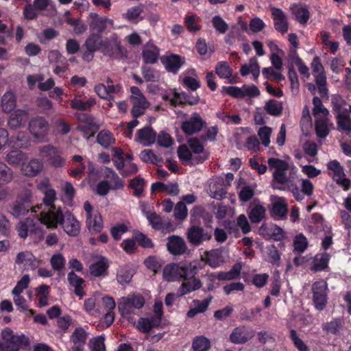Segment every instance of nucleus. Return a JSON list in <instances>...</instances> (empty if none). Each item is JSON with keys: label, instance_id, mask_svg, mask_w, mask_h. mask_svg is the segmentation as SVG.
Returning <instances> with one entry per match:
<instances>
[{"label": "nucleus", "instance_id": "4", "mask_svg": "<svg viewBox=\"0 0 351 351\" xmlns=\"http://www.w3.org/2000/svg\"><path fill=\"white\" fill-rule=\"evenodd\" d=\"M144 297L140 293H132L120 298L118 309L123 317H129L134 310H139L145 305Z\"/></svg>", "mask_w": 351, "mask_h": 351}, {"label": "nucleus", "instance_id": "36", "mask_svg": "<svg viewBox=\"0 0 351 351\" xmlns=\"http://www.w3.org/2000/svg\"><path fill=\"white\" fill-rule=\"evenodd\" d=\"M68 281L70 285L74 287L75 294L82 298L85 295L82 286L84 282V279L78 276L74 271H71L68 274Z\"/></svg>", "mask_w": 351, "mask_h": 351}, {"label": "nucleus", "instance_id": "17", "mask_svg": "<svg viewBox=\"0 0 351 351\" xmlns=\"http://www.w3.org/2000/svg\"><path fill=\"white\" fill-rule=\"evenodd\" d=\"M15 263L19 265H23L25 269L34 270L38 267L40 261L32 252L24 251L17 254Z\"/></svg>", "mask_w": 351, "mask_h": 351}, {"label": "nucleus", "instance_id": "32", "mask_svg": "<svg viewBox=\"0 0 351 351\" xmlns=\"http://www.w3.org/2000/svg\"><path fill=\"white\" fill-rule=\"evenodd\" d=\"M162 276L164 280L167 282H175L180 280L178 263L167 265L163 269Z\"/></svg>", "mask_w": 351, "mask_h": 351}, {"label": "nucleus", "instance_id": "18", "mask_svg": "<svg viewBox=\"0 0 351 351\" xmlns=\"http://www.w3.org/2000/svg\"><path fill=\"white\" fill-rule=\"evenodd\" d=\"M274 25L276 30L281 34H285L288 31V22L285 12L280 8L270 7Z\"/></svg>", "mask_w": 351, "mask_h": 351}, {"label": "nucleus", "instance_id": "46", "mask_svg": "<svg viewBox=\"0 0 351 351\" xmlns=\"http://www.w3.org/2000/svg\"><path fill=\"white\" fill-rule=\"evenodd\" d=\"M206 263L211 267L215 268L220 266L223 263V257L218 250H213L206 253Z\"/></svg>", "mask_w": 351, "mask_h": 351}, {"label": "nucleus", "instance_id": "47", "mask_svg": "<svg viewBox=\"0 0 351 351\" xmlns=\"http://www.w3.org/2000/svg\"><path fill=\"white\" fill-rule=\"evenodd\" d=\"M282 102L275 99L268 100L264 106V110L266 112L274 117L280 116L282 112Z\"/></svg>", "mask_w": 351, "mask_h": 351}, {"label": "nucleus", "instance_id": "5", "mask_svg": "<svg viewBox=\"0 0 351 351\" xmlns=\"http://www.w3.org/2000/svg\"><path fill=\"white\" fill-rule=\"evenodd\" d=\"M103 53L110 58L121 60L127 58V49L121 45V41L117 34H112L104 41Z\"/></svg>", "mask_w": 351, "mask_h": 351}, {"label": "nucleus", "instance_id": "33", "mask_svg": "<svg viewBox=\"0 0 351 351\" xmlns=\"http://www.w3.org/2000/svg\"><path fill=\"white\" fill-rule=\"evenodd\" d=\"M86 223L88 230L91 232H99L104 227L101 216L97 211L94 213V215L87 217Z\"/></svg>", "mask_w": 351, "mask_h": 351}, {"label": "nucleus", "instance_id": "61", "mask_svg": "<svg viewBox=\"0 0 351 351\" xmlns=\"http://www.w3.org/2000/svg\"><path fill=\"white\" fill-rule=\"evenodd\" d=\"M141 72L143 77L147 82H157L160 77V73L158 71L147 66H142Z\"/></svg>", "mask_w": 351, "mask_h": 351}, {"label": "nucleus", "instance_id": "38", "mask_svg": "<svg viewBox=\"0 0 351 351\" xmlns=\"http://www.w3.org/2000/svg\"><path fill=\"white\" fill-rule=\"evenodd\" d=\"M96 104L95 99L88 98L86 101H82L80 96H75L71 101V107L73 110L84 111L90 110Z\"/></svg>", "mask_w": 351, "mask_h": 351}, {"label": "nucleus", "instance_id": "63", "mask_svg": "<svg viewBox=\"0 0 351 351\" xmlns=\"http://www.w3.org/2000/svg\"><path fill=\"white\" fill-rule=\"evenodd\" d=\"M143 12V6L138 5L129 8L127 12L123 14L125 19L129 21L136 23L138 19Z\"/></svg>", "mask_w": 351, "mask_h": 351}, {"label": "nucleus", "instance_id": "50", "mask_svg": "<svg viewBox=\"0 0 351 351\" xmlns=\"http://www.w3.org/2000/svg\"><path fill=\"white\" fill-rule=\"evenodd\" d=\"M328 117H318L315 119L316 134L319 138H325L329 133Z\"/></svg>", "mask_w": 351, "mask_h": 351}, {"label": "nucleus", "instance_id": "11", "mask_svg": "<svg viewBox=\"0 0 351 351\" xmlns=\"http://www.w3.org/2000/svg\"><path fill=\"white\" fill-rule=\"evenodd\" d=\"M186 238L191 245L198 246L204 241L210 240L212 238V233L202 227L192 226L187 230Z\"/></svg>", "mask_w": 351, "mask_h": 351}, {"label": "nucleus", "instance_id": "58", "mask_svg": "<svg viewBox=\"0 0 351 351\" xmlns=\"http://www.w3.org/2000/svg\"><path fill=\"white\" fill-rule=\"evenodd\" d=\"M28 236L34 243H38L44 238V234L40 226L33 221Z\"/></svg>", "mask_w": 351, "mask_h": 351}, {"label": "nucleus", "instance_id": "48", "mask_svg": "<svg viewBox=\"0 0 351 351\" xmlns=\"http://www.w3.org/2000/svg\"><path fill=\"white\" fill-rule=\"evenodd\" d=\"M106 178L109 180L108 182L112 190L122 189L124 186V181L111 169L107 168Z\"/></svg>", "mask_w": 351, "mask_h": 351}, {"label": "nucleus", "instance_id": "56", "mask_svg": "<svg viewBox=\"0 0 351 351\" xmlns=\"http://www.w3.org/2000/svg\"><path fill=\"white\" fill-rule=\"evenodd\" d=\"M34 219L31 218H26L24 221H21L16 226V230L19 236L21 239H26L28 237L30 226L32 224Z\"/></svg>", "mask_w": 351, "mask_h": 351}, {"label": "nucleus", "instance_id": "62", "mask_svg": "<svg viewBox=\"0 0 351 351\" xmlns=\"http://www.w3.org/2000/svg\"><path fill=\"white\" fill-rule=\"evenodd\" d=\"M145 180L141 177H136L130 182L129 186L134 190V195L140 197L143 192Z\"/></svg>", "mask_w": 351, "mask_h": 351}, {"label": "nucleus", "instance_id": "44", "mask_svg": "<svg viewBox=\"0 0 351 351\" xmlns=\"http://www.w3.org/2000/svg\"><path fill=\"white\" fill-rule=\"evenodd\" d=\"M115 141L113 134L107 130H101L97 136V142L104 148L110 147Z\"/></svg>", "mask_w": 351, "mask_h": 351}, {"label": "nucleus", "instance_id": "31", "mask_svg": "<svg viewBox=\"0 0 351 351\" xmlns=\"http://www.w3.org/2000/svg\"><path fill=\"white\" fill-rule=\"evenodd\" d=\"M152 191L165 192L171 195H178L180 193L178 184L175 182L162 183L157 182L153 183L151 188Z\"/></svg>", "mask_w": 351, "mask_h": 351}, {"label": "nucleus", "instance_id": "7", "mask_svg": "<svg viewBox=\"0 0 351 351\" xmlns=\"http://www.w3.org/2000/svg\"><path fill=\"white\" fill-rule=\"evenodd\" d=\"M49 130L48 121L43 117L37 116L29 123V130L33 137L38 142L46 141Z\"/></svg>", "mask_w": 351, "mask_h": 351}, {"label": "nucleus", "instance_id": "3", "mask_svg": "<svg viewBox=\"0 0 351 351\" xmlns=\"http://www.w3.org/2000/svg\"><path fill=\"white\" fill-rule=\"evenodd\" d=\"M3 341L0 343L1 351H19L29 345V340L24 335H14L13 331L6 328L1 332Z\"/></svg>", "mask_w": 351, "mask_h": 351}, {"label": "nucleus", "instance_id": "34", "mask_svg": "<svg viewBox=\"0 0 351 351\" xmlns=\"http://www.w3.org/2000/svg\"><path fill=\"white\" fill-rule=\"evenodd\" d=\"M28 118V112L23 110H16L11 114L8 120V125L11 129H16L20 127L23 121Z\"/></svg>", "mask_w": 351, "mask_h": 351}, {"label": "nucleus", "instance_id": "52", "mask_svg": "<svg viewBox=\"0 0 351 351\" xmlns=\"http://www.w3.org/2000/svg\"><path fill=\"white\" fill-rule=\"evenodd\" d=\"M143 213L154 229L160 230L164 227V223L161 217L156 212L144 210Z\"/></svg>", "mask_w": 351, "mask_h": 351}, {"label": "nucleus", "instance_id": "29", "mask_svg": "<svg viewBox=\"0 0 351 351\" xmlns=\"http://www.w3.org/2000/svg\"><path fill=\"white\" fill-rule=\"evenodd\" d=\"M330 258V255L326 252L316 254L313 258L310 269L315 272L325 270L328 267Z\"/></svg>", "mask_w": 351, "mask_h": 351}, {"label": "nucleus", "instance_id": "41", "mask_svg": "<svg viewBox=\"0 0 351 351\" xmlns=\"http://www.w3.org/2000/svg\"><path fill=\"white\" fill-rule=\"evenodd\" d=\"M287 213V206L285 199L282 197H278L273 203L271 214L274 217L282 218L286 216Z\"/></svg>", "mask_w": 351, "mask_h": 351}, {"label": "nucleus", "instance_id": "24", "mask_svg": "<svg viewBox=\"0 0 351 351\" xmlns=\"http://www.w3.org/2000/svg\"><path fill=\"white\" fill-rule=\"evenodd\" d=\"M241 267L240 265H234L228 271H221L218 274L212 273L208 275V279L213 282L215 278L220 280H231L237 278L241 273Z\"/></svg>", "mask_w": 351, "mask_h": 351}, {"label": "nucleus", "instance_id": "60", "mask_svg": "<svg viewBox=\"0 0 351 351\" xmlns=\"http://www.w3.org/2000/svg\"><path fill=\"white\" fill-rule=\"evenodd\" d=\"M294 251L298 253H303L308 247V240L302 233L298 234L293 239Z\"/></svg>", "mask_w": 351, "mask_h": 351}, {"label": "nucleus", "instance_id": "30", "mask_svg": "<svg viewBox=\"0 0 351 351\" xmlns=\"http://www.w3.org/2000/svg\"><path fill=\"white\" fill-rule=\"evenodd\" d=\"M43 169V164L38 159H32L21 168L22 173L26 176H36Z\"/></svg>", "mask_w": 351, "mask_h": 351}, {"label": "nucleus", "instance_id": "42", "mask_svg": "<svg viewBox=\"0 0 351 351\" xmlns=\"http://www.w3.org/2000/svg\"><path fill=\"white\" fill-rule=\"evenodd\" d=\"M343 321L341 318H334L323 324L322 328L327 334L337 335L341 330Z\"/></svg>", "mask_w": 351, "mask_h": 351}, {"label": "nucleus", "instance_id": "15", "mask_svg": "<svg viewBox=\"0 0 351 351\" xmlns=\"http://www.w3.org/2000/svg\"><path fill=\"white\" fill-rule=\"evenodd\" d=\"M88 332L82 326L75 328L70 337L72 343L71 349L77 351H84V346L88 338Z\"/></svg>", "mask_w": 351, "mask_h": 351}, {"label": "nucleus", "instance_id": "10", "mask_svg": "<svg viewBox=\"0 0 351 351\" xmlns=\"http://www.w3.org/2000/svg\"><path fill=\"white\" fill-rule=\"evenodd\" d=\"M200 138L194 137L188 140V147H189L192 155L193 156V164H201L206 160L209 154L204 149Z\"/></svg>", "mask_w": 351, "mask_h": 351}, {"label": "nucleus", "instance_id": "59", "mask_svg": "<svg viewBox=\"0 0 351 351\" xmlns=\"http://www.w3.org/2000/svg\"><path fill=\"white\" fill-rule=\"evenodd\" d=\"M13 179V171L4 162L0 161V184L10 183Z\"/></svg>", "mask_w": 351, "mask_h": 351}, {"label": "nucleus", "instance_id": "53", "mask_svg": "<svg viewBox=\"0 0 351 351\" xmlns=\"http://www.w3.org/2000/svg\"><path fill=\"white\" fill-rule=\"evenodd\" d=\"M256 188V184L247 185L244 183V185L241 187V189L238 193L240 201L243 202L250 201L255 194Z\"/></svg>", "mask_w": 351, "mask_h": 351}, {"label": "nucleus", "instance_id": "14", "mask_svg": "<svg viewBox=\"0 0 351 351\" xmlns=\"http://www.w3.org/2000/svg\"><path fill=\"white\" fill-rule=\"evenodd\" d=\"M167 248L171 254L175 256H181L189 252L188 246L184 239L176 235L167 238Z\"/></svg>", "mask_w": 351, "mask_h": 351}, {"label": "nucleus", "instance_id": "16", "mask_svg": "<svg viewBox=\"0 0 351 351\" xmlns=\"http://www.w3.org/2000/svg\"><path fill=\"white\" fill-rule=\"evenodd\" d=\"M160 49L149 40L146 43L142 49V59L145 64H153L158 62L160 55Z\"/></svg>", "mask_w": 351, "mask_h": 351}, {"label": "nucleus", "instance_id": "25", "mask_svg": "<svg viewBox=\"0 0 351 351\" xmlns=\"http://www.w3.org/2000/svg\"><path fill=\"white\" fill-rule=\"evenodd\" d=\"M178 265L180 279L187 280L191 278H194L197 274L198 269L197 262H180Z\"/></svg>", "mask_w": 351, "mask_h": 351}, {"label": "nucleus", "instance_id": "51", "mask_svg": "<svg viewBox=\"0 0 351 351\" xmlns=\"http://www.w3.org/2000/svg\"><path fill=\"white\" fill-rule=\"evenodd\" d=\"M178 155L181 161L185 165H196L197 164H193V156L191 154V152L189 147L186 145H182L179 146L178 149Z\"/></svg>", "mask_w": 351, "mask_h": 351}, {"label": "nucleus", "instance_id": "28", "mask_svg": "<svg viewBox=\"0 0 351 351\" xmlns=\"http://www.w3.org/2000/svg\"><path fill=\"white\" fill-rule=\"evenodd\" d=\"M202 286V281L197 278H193L192 280L184 281L178 289L177 296L182 297L200 289Z\"/></svg>", "mask_w": 351, "mask_h": 351}, {"label": "nucleus", "instance_id": "57", "mask_svg": "<svg viewBox=\"0 0 351 351\" xmlns=\"http://www.w3.org/2000/svg\"><path fill=\"white\" fill-rule=\"evenodd\" d=\"M210 347V340L204 336L196 337L193 341L192 348L194 351H208Z\"/></svg>", "mask_w": 351, "mask_h": 351}, {"label": "nucleus", "instance_id": "13", "mask_svg": "<svg viewBox=\"0 0 351 351\" xmlns=\"http://www.w3.org/2000/svg\"><path fill=\"white\" fill-rule=\"evenodd\" d=\"M40 155L55 167H62L65 163L64 159L60 156L58 150L51 145L40 147Z\"/></svg>", "mask_w": 351, "mask_h": 351}, {"label": "nucleus", "instance_id": "19", "mask_svg": "<svg viewBox=\"0 0 351 351\" xmlns=\"http://www.w3.org/2000/svg\"><path fill=\"white\" fill-rule=\"evenodd\" d=\"M254 336L252 331L244 326L234 328L230 335V341L234 344H243L250 340Z\"/></svg>", "mask_w": 351, "mask_h": 351}, {"label": "nucleus", "instance_id": "20", "mask_svg": "<svg viewBox=\"0 0 351 351\" xmlns=\"http://www.w3.org/2000/svg\"><path fill=\"white\" fill-rule=\"evenodd\" d=\"M95 92L101 99L112 100L114 95L121 90V86L119 84L105 85L98 84L94 88Z\"/></svg>", "mask_w": 351, "mask_h": 351}, {"label": "nucleus", "instance_id": "6", "mask_svg": "<svg viewBox=\"0 0 351 351\" xmlns=\"http://www.w3.org/2000/svg\"><path fill=\"white\" fill-rule=\"evenodd\" d=\"M130 92V100L132 104L131 114L134 118H138L144 114L146 109L149 107L150 104L137 86H132Z\"/></svg>", "mask_w": 351, "mask_h": 351}, {"label": "nucleus", "instance_id": "55", "mask_svg": "<svg viewBox=\"0 0 351 351\" xmlns=\"http://www.w3.org/2000/svg\"><path fill=\"white\" fill-rule=\"evenodd\" d=\"M215 72L221 78L229 79L232 76V69L226 61H221L215 66Z\"/></svg>", "mask_w": 351, "mask_h": 351}, {"label": "nucleus", "instance_id": "21", "mask_svg": "<svg viewBox=\"0 0 351 351\" xmlns=\"http://www.w3.org/2000/svg\"><path fill=\"white\" fill-rule=\"evenodd\" d=\"M135 140L143 146H150L156 142V132L149 126L144 127L137 131Z\"/></svg>", "mask_w": 351, "mask_h": 351}, {"label": "nucleus", "instance_id": "8", "mask_svg": "<svg viewBox=\"0 0 351 351\" xmlns=\"http://www.w3.org/2000/svg\"><path fill=\"white\" fill-rule=\"evenodd\" d=\"M206 125V121L198 112H193L181 125L182 132L189 136L199 132Z\"/></svg>", "mask_w": 351, "mask_h": 351}, {"label": "nucleus", "instance_id": "49", "mask_svg": "<svg viewBox=\"0 0 351 351\" xmlns=\"http://www.w3.org/2000/svg\"><path fill=\"white\" fill-rule=\"evenodd\" d=\"M104 41L101 39L100 36L95 34H90L86 40L84 47L86 49L97 51L99 49L100 47H103Z\"/></svg>", "mask_w": 351, "mask_h": 351}, {"label": "nucleus", "instance_id": "35", "mask_svg": "<svg viewBox=\"0 0 351 351\" xmlns=\"http://www.w3.org/2000/svg\"><path fill=\"white\" fill-rule=\"evenodd\" d=\"M27 160V154L21 150H12L6 156V161L12 166H23Z\"/></svg>", "mask_w": 351, "mask_h": 351}, {"label": "nucleus", "instance_id": "45", "mask_svg": "<svg viewBox=\"0 0 351 351\" xmlns=\"http://www.w3.org/2000/svg\"><path fill=\"white\" fill-rule=\"evenodd\" d=\"M265 208L260 204H255L251 205V210L249 213V218L252 223H258L265 217Z\"/></svg>", "mask_w": 351, "mask_h": 351}, {"label": "nucleus", "instance_id": "2", "mask_svg": "<svg viewBox=\"0 0 351 351\" xmlns=\"http://www.w3.org/2000/svg\"><path fill=\"white\" fill-rule=\"evenodd\" d=\"M39 221L47 228L51 229L56 228L58 225L60 224L64 232L69 236H77L80 232V222L71 213H63L60 206L52 208L49 212L43 211Z\"/></svg>", "mask_w": 351, "mask_h": 351}, {"label": "nucleus", "instance_id": "26", "mask_svg": "<svg viewBox=\"0 0 351 351\" xmlns=\"http://www.w3.org/2000/svg\"><path fill=\"white\" fill-rule=\"evenodd\" d=\"M339 130L351 132V106L336 115Z\"/></svg>", "mask_w": 351, "mask_h": 351}, {"label": "nucleus", "instance_id": "39", "mask_svg": "<svg viewBox=\"0 0 351 351\" xmlns=\"http://www.w3.org/2000/svg\"><path fill=\"white\" fill-rule=\"evenodd\" d=\"M16 104V99L12 91H7L1 98V108L3 112L8 113L12 112Z\"/></svg>", "mask_w": 351, "mask_h": 351}, {"label": "nucleus", "instance_id": "54", "mask_svg": "<svg viewBox=\"0 0 351 351\" xmlns=\"http://www.w3.org/2000/svg\"><path fill=\"white\" fill-rule=\"evenodd\" d=\"M313 114L316 119L318 117H328L329 111L323 106L321 99L318 97H313Z\"/></svg>", "mask_w": 351, "mask_h": 351}, {"label": "nucleus", "instance_id": "40", "mask_svg": "<svg viewBox=\"0 0 351 351\" xmlns=\"http://www.w3.org/2000/svg\"><path fill=\"white\" fill-rule=\"evenodd\" d=\"M290 10L300 23L305 24L309 19V12L306 7L293 4Z\"/></svg>", "mask_w": 351, "mask_h": 351}, {"label": "nucleus", "instance_id": "64", "mask_svg": "<svg viewBox=\"0 0 351 351\" xmlns=\"http://www.w3.org/2000/svg\"><path fill=\"white\" fill-rule=\"evenodd\" d=\"M77 130L83 133L84 137L88 139L90 137L93 136L97 131V126L91 123H83L77 126Z\"/></svg>", "mask_w": 351, "mask_h": 351}, {"label": "nucleus", "instance_id": "43", "mask_svg": "<svg viewBox=\"0 0 351 351\" xmlns=\"http://www.w3.org/2000/svg\"><path fill=\"white\" fill-rule=\"evenodd\" d=\"M30 209H32L33 212H36V210L32 206H29L28 204L16 199L11 208L10 213L13 217L18 218L27 215Z\"/></svg>", "mask_w": 351, "mask_h": 351}, {"label": "nucleus", "instance_id": "12", "mask_svg": "<svg viewBox=\"0 0 351 351\" xmlns=\"http://www.w3.org/2000/svg\"><path fill=\"white\" fill-rule=\"evenodd\" d=\"M88 21L90 29L97 32H103L108 27L114 25V21L106 16H101L97 13L90 12L88 16Z\"/></svg>", "mask_w": 351, "mask_h": 351}, {"label": "nucleus", "instance_id": "1", "mask_svg": "<svg viewBox=\"0 0 351 351\" xmlns=\"http://www.w3.org/2000/svg\"><path fill=\"white\" fill-rule=\"evenodd\" d=\"M268 165L269 170L272 171V188L285 190L284 186L286 185L287 190L293 194L297 201L303 200L305 195L311 197L313 194L314 185L311 180L300 179V190L293 182V179L297 176L295 167H289L287 162L276 158H269Z\"/></svg>", "mask_w": 351, "mask_h": 351}, {"label": "nucleus", "instance_id": "37", "mask_svg": "<svg viewBox=\"0 0 351 351\" xmlns=\"http://www.w3.org/2000/svg\"><path fill=\"white\" fill-rule=\"evenodd\" d=\"M159 319L150 317H141L136 324V328L142 332L147 333L152 328L159 326Z\"/></svg>", "mask_w": 351, "mask_h": 351}, {"label": "nucleus", "instance_id": "23", "mask_svg": "<svg viewBox=\"0 0 351 351\" xmlns=\"http://www.w3.org/2000/svg\"><path fill=\"white\" fill-rule=\"evenodd\" d=\"M165 99L169 101L172 106H177L182 104L184 103H188L191 105L196 104L199 101V97H193L192 99H189L187 97V93H178L174 90L171 95H166L163 97Z\"/></svg>", "mask_w": 351, "mask_h": 351}, {"label": "nucleus", "instance_id": "27", "mask_svg": "<svg viewBox=\"0 0 351 351\" xmlns=\"http://www.w3.org/2000/svg\"><path fill=\"white\" fill-rule=\"evenodd\" d=\"M108 267V260L105 257H101L99 261L90 265V274L95 277L106 276Z\"/></svg>", "mask_w": 351, "mask_h": 351}, {"label": "nucleus", "instance_id": "22", "mask_svg": "<svg viewBox=\"0 0 351 351\" xmlns=\"http://www.w3.org/2000/svg\"><path fill=\"white\" fill-rule=\"evenodd\" d=\"M161 61L167 71L177 73L180 67L184 64V58L176 54L165 56L161 58Z\"/></svg>", "mask_w": 351, "mask_h": 351}, {"label": "nucleus", "instance_id": "9", "mask_svg": "<svg viewBox=\"0 0 351 351\" xmlns=\"http://www.w3.org/2000/svg\"><path fill=\"white\" fill-rule=\"evenodd\" d=\"M328 285L324 280L315 282L312 285L313 300L315 308L322 311L327 302Z\"/></svg>", "mask_w": 351, "mask_h": 351}]
</instances>
